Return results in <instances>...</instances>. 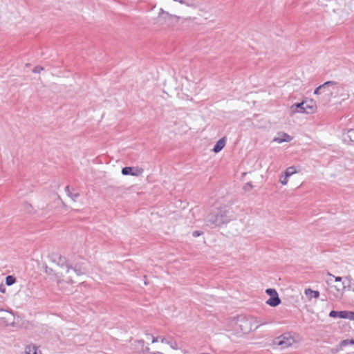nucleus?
<instances>
[{"mask_svg":"<svg viewBox=\"0 0 354 354\" xmlns=\"http://www.w3.org/2000/svg\"><path fill=\"white\" fill-rule=\"evenodd\" d=\"M229 211L226 209H216L211 212L206 217V225L215 227L227 224L232 220V216L229 215Z\"/></svg>","mask_w":354,"mask_h":354,"instance_id":"1","label":"nucleus"},{"mask_svg":"<svg viewBox=\"0 0 354 354\" xmlns=\"http://www.w3.org/2000/svg\"><path fill=\"white\" fill-rule=\"evenodd\" d=\"M230 326L236 333H248L252 330V319L250 317L238 315L230 321Z\"/></svg>","mask_w":354,"mask_h":354,"instance_id":"2","label":"nucleus"},{"mask_svg":"<svg viewBox=\"0 0 354 354\" xmlns=\"http://www.w3.org/2000/svg\"><path fill=\"white\" fill-rule=\"evenodd\" d=\"M345 282H342L341 288L337 286H330V293L335 298H341L345 291L351 290L354 292V280L351 276L345 277Z\"/></svg>","mask_w":354,"mask_h":354,"instance_id":"3","label":"nucleus"},{"mask_svg":"<svg viewBox=\"0 0 354 354\" xmlns=\"http://www.w3.org/2000/svg\"><path fill=\"white\" fill-rule=\"evenodd\" d=\"M292 113H301L311 114L317 109L316 104L313 100H305L300 103H295L290 107Z\"/></svg>","mask_w":354,"mask_h":354,"instance_id":"4","label":"nucleus"},{"mask_svg":"<svg viewBox=\"0 0 354 354\" xmlns=\"http://www.w3.org/2000/svg\"><path fill=\"white\" fill-rule=\"evenodd\" d=\"M59 274L62 275L63 278V281L73 283L76 282L75 278L84 274V272L82 271L81 270H77L75 268H73L69 266L68 263H66V266L62 268V270H61Z\"/></svg>","mask_w":354,"mask_h":354,"instance_id":"5","label":"nucleus"},{"mask_svg":"<svg viewBox=\"0 0 354 354\" xmlns=\"http://www.w3.org/2000/svg\"><path fill=\"white\" fill-rule=\"evenodd\" d=\"M295 342L294 337L290 333H284L273 340V345L284 349L292 346Z\"/></svg>","mask_w":354,"mask_h":354,"instance_id":"6","label":"nucleus"},{"mask_svg":"<svg viewBox=\"0 0 354 354\" xmlns=\"http://www.w3.org/2000/svg\"><path fill=\"white\" fill-rule=\"evenodd\" d=\"M14 323L13 315L7 310L0 309V325L9 326Z\"/></svg>","mask_w":354,"mask_h":354,"instance_id":"7","label":"nucleus"},{"mask_svg":"<svg viewBox=\"0 0 354 354\" xmlns=\"http://www.w3.org/2000/svg\"><path fill=\"white\" fill-rule=\"evenodd\" d=\"M50 258L53 262L56 263L60 267L61 270H62L66 264V259L57 253L52 254Z\"/></svg>","mask_w":354,"mask_h":354,"instance_id":"8","label":"nucleus"},{"mask_svg":"<svg viewBox=\"0 0 354 354\" xmlns=\"http://www.w3.org/2000/svg\"><path fill=\"white\" fill-rule=\"evenodd\" d=\"M143 171L142 169H138L135 167H125L122 169V174L123 175H132V176H138L142 174Z\"/></svg>","mask_w":354,"mask_h":354,"instance_id":"9","label":"nucleus"},{"mask_svg":"<svg viewBox=\"0 0 354 354\" xmlns=\"http://www.w3.org/2000/svg\"><path fill=\"white\" fill-rule=\"evenodd\" d=\"M337 83L334 81H328L324 83L323 84L320 85L314 91L315 95H319L322 93V90L324 88H328L329 87H333L335 86H337Z\"/></svg>","mask_w":354,"mask_h":354,"instance_id":"10","label":"nucleus"},{"mask_svg":"<svg viewBox=\"0 0 354 354\" xmlns=\"http://www.w3.org/2000/svg\"><path fill=\"white\" fill-rule=\"evenodd\" d=\"M292 140V137L286 133H278L277 136L274 137L273 141L278 143H282L283 142H290Z\"/></svg>","mask_w":354,"mask_h":354,"instance_id":"11","label":"nucleus"},{"mask_svg":"<svg viewBox=\"0 0 354 354\" xmlns=\"http://www.w3.org/2000/svg\"><path fill=\"white\" fill-rule=\"evenodd\" d=\"M281 299L279 297L278 293H275L274 295H272L269 299L266 301V304L272 307H275L280 304Z\"/></svg>","mask_w":354,"mask_h":354,"instance_id":"12","label":"nucleus"},{"mask_svg":"<svg viewBox=\"0 0 354 354\" xmlns=\"http://www.w3.org/2000/svg\"><path fill=\"white\" fill-rule=\"evenodd\" d=\"M225 145V139L224 138L220 139L218 141H217V142L214 145V147L213 148V151H214L215 153H218V152L221 151L224 148Z\"/></svg>","mask_w":354,"mask_h":354,"instance_id":"13","label":"nucleus"},{"mask_svg":"<svg viewBox=\"0 0 354 354\" xmlns=\"http://www.w3.org/2000/svg\"><path fill=\"white\" fill-rule=\"evenodd\" d=\"M162 15H167V18H169V19H176V22H178V19H179V17L176 16V15H171L168 12L165 11L162 8H160L159 14H158V17H162Z\"/></svg>","mask_w":354,"mask_h":354,"instance_id":"14","label":"nucleus"},{"mask_svg":"<svg viewBox=\"0 0 354 354\" xmlns=\"http://www.w3.org/2000/svg\"><path fill=\"white\" fill-rule=\"evenodd\" d=\"M344 315H345V310H343V311L332 310L329 313V316L333 318L339 317V318L344 319Z\"/></svg>","mask_w":354,"mask_h":354,"instance_id":"15","label":"nucleus"},{"mask_svg":"<svg viewBox=\"0 0 354 354\" xmlns=\"http://www.w3.org/2000/svg\"><path fill=\"white\" fill-rule=\"evenodd\" d=\"M251 319H252V327L254 326V329L258 328L260 326L267 324L266 322H261L259 318L250 317Z\"/></svg>","mask_w":354,"mask_h":354,"instance_id":"16","label":"nucleus"},{"mask_svg":"<svg viewBox=\"0 0 354 354\" xmlns=\"http://www.w3.org/2000/svg\"><path fill=\"white\" fill-rule=\"evenodd\" d=\"M305 294L310 298H318L319 292L317 290H313L311 289H306Z\"/></svg>","mask_w":354,"mask_h":354,"instance_id":"17","label":"nucleus"},{"mask_svg":"<svg viewBox=\"0 0 354 354\" xmlns=\"http://www.w3.org/2000/svg\"><path fill=\"white\" fill-rule=\"evenodd\" d=\"M65 191L67 195L71 198L73 201H77V198L80 196V194L78 193H72L70 190L69 186H66L65 188Z\"/></svg>","mask_w":354,"mask_h":354,"instance_id":"18","label":"nucleus"},{"mask_svg":"<svg viewBox=\"0 0 354 354\" xmlns=\"http://www.w3.org/2000/svg\"><path fill=\"white\" fill-rule=\"evenodd\" d=\"M161 342L169 344L170 347L174 350L178 349V344L175 341L167 340L166 338H161Z\"/></svg>","mask_w":354,"mask_h":354,"instance_id":"19","label":"nucleus"},{"mask_svg":"<svg viewBox=\"0 0 354 354\" xmlns=\"http://www.w3.org/2000/svg\"><path fill=\"white\" fill-rule=\"evenodd\" d=\"M346 139L354 142V129H351L347 131L344 135V140H346Z\"/></svg>","mask_w":354,"mask_h":354,"instance_id":"20","label":"nucleus"},{"mask_svg":"<svg viewBox=\"0 0 354 354\" xmlns=\"http://www.w3.org/2000/svg\"><path fill=\"white\" fill-rule=\"evenodd\" d=\"M25 354H37V347L35 345H28L26 347Z\"/></svg>","mask_w":354,"mask_h":354,"instance_id":"21","label":"nucleus"},{"mask_svg":"<svg viewBox=\"0 0 354 354\" xmlns=\"http://www.w3.org/2000/svg\"><path fill=\"white\" fill-rule=\"evenodd\" d=\"M296 172L297 171L295 167H289L285 171V175L286 176V177H290Z\"/></svg>","mask_w":354,"mask_h":354,"instance_id":"22","label":"nucleus"},{"mask_svg":"<svg viewBox=\"0 0 354 354\" xmlns=\"http://www.w3.org/2000/svg\"><path fill=\"white\" fill-rule=\"evenodd\" d=\"M16 281V278L12 275H8L6 277V284L7 286H11Z\"/></svg>","mask_w":354,"mask_h":354,"instance_id":"23","label":"nucleus"},{"mask_svg":"<svg viewBox=\"0 0 354 354\" xmlns=\"http://www.w3.org/2000/svg\"><path fill=\"white\" fill-rule=\"evenodd\" d=\"M349 344L354 345V339H344L340 342L341 347H344Z\"/></svg>","mask_w":354,"mask_h":354,"instance_id":"24","label":"nucleus"},{"mask_svg":"<svg viewBox=\"0 0 354 354\" xmlns=\"http://www.w3.org/2000/svg\"><path fill=\"white\" fill-rule=\"evenodd\" d=\"M344 319L354 321V312L345 310Z\"/></svg>","mask_w":354,"mask_h":354,"instance_id":"25","label":"nucleus"},{"mask_svg":"<svg viewBox=\"0 0 354 354\" xmlns=\"http://www.w3.org/2000/svg\"><path fill=\"white\" fill-rule=\"evenodd\" d=\"M336 86L333 87H329L328 88H324L322 90V93H328V95H332L333 94V89Z\"/></svg>","mask_w":354,"mask_h":354,"instance_id":"26","label":"nucleus"},{"mask_svg":"<svg viewBox=\"0 0 354 354\" xmlns=\"http://www.w3.org/2000/svg\"><path fill=\"white\" fill-rule=\"evenodd\" d=\"M185 2H188L189 3L193 4L192 6H187L191 8H196L198 6V3L195 0H184Z\"/></svg>","mask_w":354,"mask_h":354,"instance_id":"27","label":"nucleus"},{"mask_svg":"<svg viewBox=\"0 0 354 354\" xmlns=\"http://www.w3.org/2000/svg\"><path fill=\"white\" fill-rule=\"evenodd\" d=\"M328 274L329 276L332 277H334V278H335V282L340 283L341 284H342V283L343 282V281H342V279H343L342 277H335V276H333V274H330V273H329V272L328 273ZM345 281H346V280H345L344 282H345Z\"/></svg>","mask_w":354,"mask_h":354,"instance_id":"28","label":"nucleus"},{"mask_svg":"<svg viewBox=\"0 0 354 354\" xmlns=\"http://www.w3.org/2000/svg\"><path fill=\"white\" fill-rule=\"evenodd\" d=\"M266 292L270 295V297L273 295H274L275 293H277V292L276 291L275 289H272V288H268L266 290Z\"/></svg>","mask_w":354,"mask_h":354,"instance_id":"29","label":"nucleus"},{"mask_svg":"<svg viewBox=\"0 0 354 354\" xmlns=\"http://www.w3.org/2000/svg\"><path fill=\"white\" fill-rule=\"evenodd\" d=\"M136 346L138 348V347H140L141 349H142L145 346V341L141 339V340H138L136 342Z\"/></svg>","mask_w":354,"mask_h":354,"instance_id":"30","label":"nucleus"},{"mask_svg":"<svg viewBox=\"0 0 354 354\" xmlns=\"http://www.w3.org/2000/svg\"><path fill=\"white\" fill-rule=\"evenodd\" d=\"M243 189L245 192H250L252 189V185L251 183H248L244 185Z\"/></svg>","mask_w":354,"mask_h":354,"instance_id":"31","label":"nucleus"},{"mask_svg":"<svg viewBox=\"0 0 354 354\" xmlns=\"http://www.w3.org/2000/svg\"><path fill=\"white\" fill-rule=\"evenodd\" d=\"M288 177H286V175H284V176H281L280 183L283 185H286L288 183Z\"/></svg>","mask_w":354,"mask_h":354,"instance_id":"32","label":"nucleus"},{"mask_svg":"<svg viewBox=\"0 0 354 354\" xmlns=\"http://www.w3.org/2000/svg\"><path fill=\"white\" fill-rule=\"evenodd\" d=\"M147 335L148 337H152V343L157 342L158 341L161 342V338H163L162 337H154L151 336L150 334H147Z\"/></svg>","mask_w":354,"mask_h":354,"instance_id":"33","label":"nucleus"},{"mask_svg":"<svg viewBox=\"0 0 354 354\" xmlns=\"http://www.w3.org/2000/svg\"><path fill=\"white\" fill-rule=\"evenodd\" d=\"M43 68L42 67H40V66H36L33 68L32 70V72L35 73H40L41 71H43Z\"/></svg>","mask_w":354,"mask_h":354,"instance_id":"34","label":"nucleus"},{"mask_svg":"<svg viewBox=\"0 0 354 354\" xmlns=\"http://www.w3.org/2000/svg\"><path fill=\"white\" fill-rule=\"evenodd\" d=\"M161 18L162 19H164L165 21H168L169 23H171L173 20L176 21V19H169V18H167V15H162Z\"/></svg>","mask_w":354,"mask_h":354,"instance_id":"35","label":"nucleus"},{"mask_svg":"<svg viewBox=\"0 0 354 354\" xmlns=\"http://www.w3.org/2000/svg\"><path fill=\"white\" fill-rule=\"evenodd\" d=\"M174 1L178 2L180 4H184L185 6H192L193 4L189 3L188 2H185L184 0H174Z\"/></svg>","mask_w":354,"mask_h":354,"instance_id":"36","label":"nucleus"},{"mask_svg":"<svg viewBox=\"0 0 354 354\" xmlns=\"http://www.w3.org/2000/svg\"><path fill=\"white\" fill-rule=\"evenodd\" d=\"M326 283H327V284L329 286V291L330 292V286H332V285H330V283H330V280H327V281H326ZM335 286H337V287H339V288H341V287H342V286H341V283H339V285H336Z\"/></svg>","mask_w":354,"mask_h":354,"instance_id":"37","label":"nucleus"},{"mask_svg":"<svg viewBox=\"0 0 354 354\" xmlns=\"http://www.w3.org/2000/svg\"><path fill=\"white\" fill-rule=\"evenodd\" d=\"M0 292L2 293H4L6 292V288L3 284L0 285Z\"/></svg>","mask_w":354,"mask_h":354,"instance_id":"38","label":"nucleus"},{"mask_svg":"<svg viewBox=\"0 0 354 354\" xmlns=\"http://www.w3.org/2000/svg\"><path fill=\"white\" fill-rule=\"evenodd\" d=\"M142 351L144 353H149V348L148 346H144V348L142 349Z\"/></svg>","mask_w":354,"mask_h":354,"instance_id":"39","label":"nucleus"},{"mask_svg":"<svg viewBox=\"0 0 354 354\" xmlns=\"http://www.w3.org/2000/svg\"><path fill=\"white\" fill-rule=\"evenodd\" d=\"M200 235H201V233L198 231H194L193 232V236H195V237L198 236Z\"/></svg>","mask_w":354,"mask_h":354,"instance_id":"40","label":"nucleus"},{"mask_svg":"<svg viewBox=\"0 0 354 354\" xmlns=\"http://www.w3.org/2000/svg\"><path fill=\"white\" fill-rule=\"evenodd\" d=\"M153 354H162V353H160V352H156V353H153Z\"/></svg>","mask_w":354,"mask_h":354,"instance_id":"41","label":"nucleus"},{"mask_svg":"<svg viewBox=\"0 0 354 354\" xmlns=\"http://www.w3.org/2000/svg\"><path fill=\"white\" fill-rule=\"evenodd\" d=\"M148 284V282L147 281H145V285H147Z\"/></svg>","mask_w":354,"mask_h":354,"instance_id":"42","label":"nucleus"},{"mask_svg":"<svg viewBox=\"0 0 354 354\" xmlns=\"http://www.w3.org/2000/svg\"><path fill=\"white\" fill-rule=\"evenodd\" d=\"M162 354H163V353H162Z\"/></svg>","mask_w":354,"mask_h":354,"instance_id":"43","label":"nucleus"}]
</instances>
